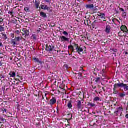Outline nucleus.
Masks as SVG:
<instances>
[{
  "label": "nucleus",
  "instance_id": "1",
  "mask_svg": "<svg viewBox=\"0 0 128 128\" xmlns=\"http://www.w3.org/2000/svg\"><path fill=\"white\" fill-rule=\"evenodd\" d=\"M118 86H119V88H123L125 92H126L127 90H128V84H126L124 83H120V84H118Z\"/></svg>",
  "mask_w": 128,
  "mask_h": 128
},
{
  "label": "nucleus",
  "instance_id": "2",
  "mask_svg": "<svg viewBox=\"0 0 128 128\" xmlns=\"http://www.w3.org/2000/svg\"><path fill=\"white\" fill-rule=\"evenodd\" d=\"M46 50L49 52H52L54 50V46H52L50 45L48 46V44L46 45Z\"/></svg>",
  "mask_w": 128,
  "mask_h": 128
},
{
  "label": "nucleus",
  "instance_id": "3",
  "mask_svg": "<svg viewBox=\"0 0 128 128\" xmlns=\"http://www.w3.org/2000/svg\"><path fill=\"white\" fill-rule=\"evenodd\" d=\"M0 38H2V40H6L8 39V36H6V32H2L0 34Z\"/></svg>",
  "mask_w": 128,
  "mask_h": 128
},
{
  "label": "nucleus",
  "instance_id": "4",
  "mask_svg": "<svg viewBox=\"0 0 128 128\" xmlns=\"http://www.w3.org/2000/svg\"><path fill=\"white\" fill-rule=\"evenodd\" d=\"M110 30H112V28L110 27V25H107L106 26V28L104 30L105 32L107 34H110Z\"/></svg>",
  "mask_w": 128,
  "mask_h": 128
},
{
  "label": "nucleus",
  "instance_id": "5",
  "mask_svg": "<svg viewBox=\"0 0 128 128\" xmlns=\"http://www.w3.org/2000/svg\"><path fill=\"white\" fill-rule=\"evenodd\" d=\"M118 84H116L114 85V88L113 89L114 94H118V91L116 90V88H120V86H118Z\"/></svg>",
  "mask_w": 128,
  "mask_h": 128
},
{
  "label": "nucleus",
  "instance_id": "6",
  "mask_svg": "<svg viewBox=\"0 0 128 128\" xmlns=\"http://www.w3.org/2000/svg\"><path fill=\"white\" fill-rule=\"evenodd\" d=\"M60 38L62 40L61 42H70V39L64 36H60Z\"/></svg>",
  "mask_w": 128,
  "mask_h": 128
},
{
  "label": "nucleus",
  "instance_id": "7",
  "mask_svg": "<svg viewBox=\"0 0 128 128\" xmlns=\"http://www.w3.org/2000/svg\"><path fill=\"white\" fill-rule=\"evenodd\" d=\"M22 32L24 33H22V36L26 35V36H30V31L28 30L26 28H24L22 30Z\"/></svg>",
  "mask_w": 128,
  "mask_h": 128
},
{
  "label": "nucleus",
  "instance_id": "8",
  "mask_svg": "<svg viewBox=\"0 0 128 128\" xmlns=\"http://www.w3.org/2000/svg\"><path fill=\"white\" fill-rule=\"evenodd\" d=\"M56 104V99L54 98H53L50 100L49 104H50V106H54V104Z\"/></svg>",
  "mask_w": 128,
  "mask_h": 128
},
{
  "label": "nucleus",
  "instance_id": "9",
  "mask_svg": "<svg viewBox=\"0 0 128 128\" xmlns=\"http://www.w3.org/2000/svg\"><path fill=\"white\" fill-rule=\"evenodd\" d=\"M75 46H76V50L78 52V54H80V52H84V49H82V48H78V46H76V44H75Z\"/></svg>",
  "mask_w": 128,
  "mask_h": 128
},
{
  "label": "nucleus",
  "instance_id": "10",
  "mask_svg": "<svg viewBox=\"0 0 128 128\" xmlns=\"http://www.w3.org/2000/svg\"><path fill=\"white\" fill-rule=\"evenodd\" d=\"M77 108L78 110H82V102L80 100L77 102Z\"/></svg>",
  "mask_w": 128,
  "mask_h": 128
},
{
  "label": "nucleus",
  "instance_id": "11",
  "mask_svg": "<svg viewBox=\"0 0 128 128\" xmlns=\"http://www.w3.org/2000/svg\"><path fill=\"white\" fill-rule=\"evenodd\" d=\"M86 8L88 10H94V4H87L86 6Z\"/></svg>",
  "mask_w": 128,
  "mask_h": 128
},
{
  "label": "nucleus",
  "instance_id": "12",
  "mask_svg": "<svg viewBox=\"0 0 128 128\" xmlns=\"http://www.w3.org/2000/svg\"><path fill=\"white\" fill-rule=\"evenodd\" d=\"M40 16L42 18H48L46 14L44 13V12H41L40 13Z\"/></svg>",
  "mask_w": 128,
  "mask_h": 128
},
{
  "label": "nucleus",
  "instance_id": "13",
  "mask_svg": "<svg viewBox=\"0 0 128 128\" xmlns=\"http://www.w3.org/2000/svg\"><path fill=\"white\" fill-rule=\"evenodd\" d=\"M16 42H20V40H22V38L21 37H15V39L14 40Z\"/></svg>",
  "mask_w": 128,
  "mask_h": 128
},
{
  "label": "nucleus",
  "instance_id": "14",
  "mask_svg": "<svg viewBox=\"0 0 128 128\" xmlns=\"http://www.w3.org/2000/svg\"><path fill=\"white\" fill-rule=\"evenodd\" d=\"M98 16H100L101 18H104L106 20V14L104 13H99Z\"/></svg>",
  "mask_w": 128,
  "mask_h": 128
},
{
  "label": "nucleus",
  "instance_id": "15",
  "mask_svg": "<svg viewBox=\"0 0 128 128\" xmlns=\"http://www.w3.org/2000/svg\"><path fill=\"white\" fill-rule=\"evenodd\" d=\"M4 24H3V25H0V32H4Z\"/></svg>",
  "mask_w": 128,
  "mask_h": 128
},
{
  "label": "nucleus",
  "instance_id": "16",
  "mask_svg": "<svg viewBox=\"0 0 128 128\" xmlns=\"http://www.w3.org/2000/svg\"><path fill=\"white\" fill-rule=\"evenodd\" d=\"M121 30L122 32H126V30H128V28H126V26H122Z\"/></svg>",
  "mask_w": 128,
  "mask_h": 128
},
{
  "label": "nucleus",
  "instance_id": "17",
  "mask_svg": "<svg viewBox=\"0 0 128 128\" xmlns=\"http://www.w3.org/2000/svg\"><path fill=\"white\" fill-rule=\"evenodd\" d=\"M12 44L13 46H18V42H16V40L12 39Z\"/></svg>",
  "mask_w": 128,
  "mask_h": 128
},
{
  "label": "nucleus",
  "instance_id": "18",
  "mask_svg": "<svg viewBox=\"0 0 128 128\" xmlns=\"http://www.w3.org/2000/svg\"><path fill=\"white\" fill-rule=\"evenodd\" d=\"M16 74L14 72H11L9 74V75L10 76V78H15Z\"/></svg>",
  "mask_w": 128,
  "mask_h": 128
},
{
  "label": "nucleus",
  "instance_id": "19",
  "mask_svg": "<svg viewBox=\"0 0 128 128\" xmlns=\"http://www.w3.org/2000/svg\"><path fill=\"white\" fill-rule=\"evenodd\" d=\"M48 5H42L41 8L42 10H48Z\"/></svg>",
  "mask_w": 128,
  "mask_h": 128
},
{
  "label": "nucleus",
  "instance_id": "20",
  "mask_svg": "<svg viewBox=\"0 0 128 128\" xmlns=\"http://www.w3.org/2000/svg\"><path fill=\"white\" fill-rule=\"evenodd\" d=\"M100 80H102L100 78H95L96 82V84H100Z\"/></svg>",
  "mask_w": 128,
  "mask_h": 128
},
{
  "label": "nucleus",
  "instance_id": "21",
  "mask_svg": "<svg viewBox=\"0 0 128 128\" xmlns=\"http://www.w3.org/2000/svg\"><path fill=\"white\" fill-rule=\"evenodd\" d=\"M34 62H38V64H42V62H40V59L36 58H34Z\"/></svg>",
  "mask_w": 128,
  "mask_h": 128
},
{
  "label": "nucleus",
  "instance_id": "22",
  "mask_svg": "<svg viewBox=\"0 0 128 128\" xmlns=\"http://www.w3.org/2000/svg\"><path fill=\"white\" fill-rule=\"evenodd\" d=\"M119 96L121 98H124V96H126V94H124V93L120 92L119 93Z\"/></svg>",
  "mask_w": 128,
  "mask_h": 128
},
{
  "label": "nucleus",
  "instance_id": "23",
  "mask_svg": "<svg viewBox=\"0 0 128 128\" xmlns=\"http://www.w3.org/2000/svg\"><path fill=\"white\" fill-rule=\"evenodd\" d=\"M35 6H36V8H40V2H38V1H36L35 2Z\"/></svg>",
  "mask_w": 128,
  "mask_h": 128
},
{
  "label": "nucleus",
  "instance_id": "24",
  "mask_svg": "<svg viewBox=\"0 0 128 128\" xmlns=\"http://www.w3.org/2000/svg\"><path fill=\"white\" fill-rule=\"evenodd\" d=\"M68 108H72V101L69 102L68 104Z\"/></svg>",
  "mask_w": 128,
  "mask_h": 128
},
{
  "label": "nucleus",
  "instance_id": "25",
  "mask_svg": "<svg viewBox=\"0 0 128 128\" xmlns=\"http://www.w3.org/2000/svg\"><path fill=\"white\" fill-rule=\"evenodd\" d=\"M88 106H90L91 108H94L96 106V104L90 102L88 103Z\"/></svg>",
  "mask_w": 128,
  "mask_h": 128
},
{
  "label": "nucleus",
  "instance_id": "26",
  "mask_svg": "<svg viewBox=\"0 0 128 128\" xmlns=\"http://www.w3.org/2000/svg\"><path fill=\"white\" fill-rule=\"evenodd\" d=\"M4 19L0 18V26H4Z\"/></svg>",
  "mask_w": 128,
  "mask_h": 128
},
{
  "label": "nucleus",
  "instance_id": "27",
  "mask_svg": "<svg viewBox=\"0 0 128 128\" xmlns=\"http://www.w3.org/2000/svg\"><path fill=\"white\" fill-rule=\"evenodd\" d=\"M94 102H100V98L98 97H96L94 98Z\"/></svg>",
  "mask_w": 128,
  "mask_h": 128
},
{
  "label": "nucleus",
  "instance_id": "28",
  "mask_svg": "<svg viewBox=\"0 0 128 128\" xmlns=\"http://www.w3.org/2000/svg\"><path fill=\"white\" fill-rule=\"evenodd\" d=\"M32 38L34 40H36V34H33L32 36Z\"/></svg>",
  "mask_w": 128,
  "mask_h": 128
},
{
  "label": "nucleus",
  "instance_id": "29",
  "mask_svg": "<svg viewBox=\"0 0 128 128\" xmlns=\"http://www.w3.org/2000/svg\"><path fill=\"white\" fill-rule=\"evenodd\" d=\"M63 34H64V36H68V32L64 31L62 32Z\"/></svg>",
  "mask_w": 128,
  "mask_h": 128
},
{
  "label": "nucleus",
  "instance_id": "30",
  "mask_svg": "<svg viewBox=\"0 0 128 128\" xmlns=\"http://www.w3.org/2000/svg\"><path fill=\"white\" fill-rule=\"evenodd\" d=\"M117 110H118L119 112H122V107H119L118 108H117Z\"/></svg>",
  "mask_w": 128,
  "mask_h": 128
},
{
  "label": "nucleus",
  "instance_id": "31",
  "mask_svg": "<svg viewBox=\"0 0 128 128\" xmlns=\"http://www.w3.org/2000/svg\"><path fill=\"white\" fill-rule=\"evenodd\" d=\"M72 48V52H74V46H68V48Z\"/></svg>",
  "mask_w": 128,
  "mask_h": 128
},
{
  "label": "nucleus",
  "instance_id": "32",
  "mask_svg": "<svg viewBox=\"0 0 128 128\" xmlns=\"http://www.w3.org/2000/svg\"><path fill=\"white\" fill-rule=\"evenodd\" d=\"M122 16L123 18H126V12H124L122 14Z\"/></svg>",
  "mask_w": 128,
  "mask_h": 128
},
{
  "label": "nucleus",
  "instance_id": "33",
  "mask_svg": "<svg viewBox=\"0 0 128 128\" xmlns=\"http://www.w3.org/2000/svg\"><path fill=\"white\" fill-rule=\"evenodd\" d=\"M64 68H66V70H68V64H65L64 66Z\"/></svg>",
  "mask_w": 128,
  "mask_h": 128
},
{
  "label": "nucleus",
  "instance_id": "34",
  "mask_svg": "<svg viewBox=\"0 0 128 128\" xmlns=\"http://www.w3.org/2000/svg\"><path fill=\"white\" fill-rule=\"evenodd\" d=\"M24 10H25V12H30V8H28V7H26L24 8Z\"/></svg>",
  "mask_w": 128,
  "mask_h": 128
},
{
  "label": "nucleus",
  "instance_id": "35",
  "mask_svg": "<svg viewBox=\"0 0 128 128\" xmlns=\"http://www.w3.org/2000/svg\"><path fill=\"white\" fill-rule=\"evenodd\" d=\"M2 110L4 114V112H6V114H8V110H6V109L3 108Z\"/></svg>",
  "mask_w": 128,
  "mask_h": 128
},
{
  "label": "nucleus",
  "instance_id": "36",
  "mask_svg": "<svg viewBox=\"0 0 128 128\" xmlns=\"http://www.w3.org/2000/svg\"><path fill=\"white\" fill-rule=\"evenodd\" d=\"M4 46V44H2V40H0V48H2Z\"/></svg>",
  "mask_w": 128,
  "mask_h": 128
},
{
  "label": "nucleus",
  "instance_id": "37",
  "mask_svg": "<svg viewBox=\"0 0 128 128\" xmlns=\"http://www.w3.org/2000/svg\"><path fill=\"white\" fill-rule=\"evenodd\" d=\"M46 10H48V12H52V8L48 7V9Z\"/></svg>",
  "mask_w": 128,
  "mask_h": 128
},
{
  "label": "nucleus",
  "instance_id": "38",
  "mask_svg": "<svg viewBox=\"0 0 128 128\" xmlns=\"http://www.w3.org/2000/svg\"><path fill=\"white\" fill-rule=\"evenodd\" d=\"M0 78H4V74H0Z\"/></svg>",
  "mask_w": 128,
  "mask_h": 128
},
{
  "label": "nucleus",
  "instance_id": "39",
  "mask_svg": "<svg viewBox=\"0 0 128 128\" xmlns=\"http://www.w3.org/2000/svg\"><path fill=\"white\" fill-rule=\"evenodd\" d=\"M0 122H3L4 121V118L1 117V118H0Z\"/></svg>",
  "mask_w": 128,
  "mask_h": 128
},
{
  "label": "nucleus",
  "instance_id": "40",
  "mask_svg": "<svg viewBox=\"0 0 128 128\" xmlns=\"http://www.w3.org/2000/svg\"><path fill=\"white\" fill-rule=\"evenodd\" d=\"M15 34H20V30L16 31Z\"/></svg>",
  "mask_w": 128,
  "mask_h": 128
},
{
  "label": "nucleus",
  "instance_id": "41",
  "mask_svg": "<svg viewBox=\"0 0 128 128\" xmlns=\"http://www.w3.org/2000/svg\"><path fill=\"white\" fill-rule=\"evenodd\" d=\"M112 52H118V50L116 49H112Z\"/></svg>",
  "mask_w": 128,
  "mask_h": 128
},
{
  "label": "nucleus",
  "instance_id": "42",
  "mask_svg": "<svg viewBox=\"0 0 128 128\" xmlns=\"http://www.w3.org/2000/svg\"><path fill=\"white\" fill-rule=\"evenodd\" d=\"M11 38H14V34H11Z\"/></svg>",
  "mask_w": 128,
  "mask_h": 128
},
{
  "label": "nucleus",
  "instance_id": "43",
  "mask_svg": "<svg viewBox=\"0 0 128 128\" xmlns=\"http://www.w3.org/2000/svg\"><path fill=\"white\" fill-rule=\"evenodd\" d=\"M118 112H118V110H116L114 112V114H118Z\"/></svg>",
  "mask_w": 128,
  "mask_h": 128
},
{
  "label": "nucleus",
  "instance_id": "44",
  "mask_svg": "<svg viewBox=\"0 0 128 128\" xmlns=\"http://www.w3.org/2000/svg\"><path fill=\"white\" fill-rule=\"evenodd\" d=\"M46 2H50V0H45Z\"/></svg>",
  "mask_w": 128,
  "mask_h": 128
},
{
  "label": "nucleus",
  "instance_id": "45",
  "mask_svg": "<svg viewBox=\"0 0 128 128\" xmlns=\"http://www.w3.org/2000/svg\"><path fill=\"white\" fill-rule=\"evenodd\" d=\"M96 86H92V90H96Z\"/></svg>",
  "mask_w": 128,
  "mask_h": 128
},
{
  "label": "nucleus",
  "instance_id": "46",
  "mask_svg": "<svg viewBox=\"0 0 128 128\" xmlns=\"http://www.w3.org/2000/svg\"><path fill=\"white\" fill-rule=\"evenodd\" d=\"M8 14H14V12H9Z\"/></svg>",
  "mask_w": 128,
  "mask_h": 128
},
{
  "label": "nucleus",
  "instance_id": "47",
  "mask_svg": "<svg viewBox=\"0 0 128 128\" xmlns=\"http://www.w3.org/2000/svg\"><path fill=\"white\" fill-rule=\"evenodd\" d=\"M16 82H21L20 80H19L18 79H16Z\"/></svg>",
  "mask_w": 128,
  "mask_h": 128
},
{
  "label": "nucleus",
  "instance_id": "48",
  "mask_svg": "<svg viewBox=\"0 0 128 128\" xmlns=\"http://www.w3.org/2000/svg\"><path fill=\"white\" fill-rule=\"evenodd\" d=\"M120 10L122 12H124V10L123 8H120Z\"/></svg>",
  "mask_w": 128,
  "mask_h": 128
},
{
  "label": "nucleus",
  "instance_id": "49",
  "mask_svg": "<svg viewBox=\"0 0 128 128\" xmlns=\"http://www.w3.org/2000/svg\"><path fill=\"white\" fill-rule=\"evenodd\" d=\"M2 66V62L0 61V66Z\"/></svg>",
  "mask_w": 128,
  "mask_h": 128
},
{
  "label": "nucleus",
  "instance_id": "50",
  "mask_svg": "<svg viewBox=\"0 0 128 128\" xmlns=\"http://www.w3.org/2000/svg\"><path fill=\"white\" fill-rule=\"evenodd\" d=\"M22 0H24V2H26V0H18V2H22Z\"/></svg>",
  "mask_w": 128,
  "mask_h": 128
},
{
  "label": "nucleus",
  "instance_id": "51",
  "mask_svg": "<svg viewBox=\"0 0 128 128\" xmlns=\"http://www.w3.org/2000/svg\"><path fill=\"white\" fill-rule=\"evenodd\" d=\"M78 74V76H82V73H79Z\"/></svg>",
  "mask_w": 128,
  "mask_h": 128
},
{
  "label": "nucleus",
  "instance_id": "52",
  "mask_svg": "<svg viewBox=\"0 0 128 128\" xmlns=\"http://www.w3.org/2000/svg\"><path fill=\"white\" fill-rule=\"evenodd\" d=\"M126 118L128 119V114H126Z\"/></svg>",
  "mask_w": 128,
  "mask_h": 128
},
{
  "label": "nucleus",
  "instance_id": "53",
  "mask_svg": "<svg viewBox=\"0 0 128 128\" xmlns=\"http://www.w3.org/2000/svg\"><path fill=\"white\" fill-rule=\"evenodd\" d=\"M125 54L126 56V55H128V52H125Z\"/></svg>",
  "mask_w": 128,
  "mask_h": 128
},
{
  "label": "nucleus",
  "instance_id": "54",
  "mask_svg": "<svg viewBox=\"0 0 128 128\" xmlns=\"http://www.w3.org/2000/svg\"><path fill=\"white\" fill-rule=\"evenodd\" d=\"M42 100H44V96L42 95Z\"/></svg>",
  "mask_w": 128,
  "mask_h": 128
},
{
  "label": "nucleus",
  "instance_id": "55",
  "mask_svg": "<svg viewBox=\"0 0 128 128\" xmlns=\"http://www.w3.org/2000/svg\"><path fill=\"white\" fill-rule=\"evenodd\" d=\"M92 0H88V2H92Z\"/></svg>",
  "mask_w": 128,
  "mask_h": 128
},
{
  "label": "nucleus",
  "instance_id": "56",
  "mask_svg": "<svg viewBox=\"0 0 128 128\" xmlns=\"http://www.w3.org/2000/svg\"><path fill=\"white\" fill-rule=\"evenodd\" d=\"M60 88L61 90H64V89L63 88Z\"/></svg>",
  "mask_w": 128,
  "mask_h": 128
},
{
  "label": "nucleus",
  "instance_id": "57",
  "mask_svg": "<svg viewBox=\"0 0 128 128\" xmlns=\"http://www.w3.org/2000/svg\"><path fill=\"white\" fill-rule=\"evenodd\" d=\"M126 92H128L126 94V96H128V90H127Z\"/></svg>",
  "mask_w": 128,
  "mask_h": 128
},
{
  "label": "nucleus",
  "instance_id": "58",
  "mask_svg": "<svg viewBox=\"0 0 128 128\" xmlns=\"http://www.w3.org/2000/svg\"><path fill=\"white\" fill-rule=\"evenodd\" d=\"M48 96V94H45V96Z\"/></svg>",
  "mask_w": 128,
  "mask_h": 128
},
{
  "label": "nucleus",
  "instance_id": "59",
  "mask_svg": "<svg viewBox=\"0 0 128 128\" xmlns=\"http://www.w3.org/2000/svg\"><path fill=\"white\" fill-rule=\"evenodd\" d=\"M73 58H76V57L74 56Z\"/></svg>",
  "mask_w": 128,
  "mask_h": 128
},
{
  "label": "nucleus",
  "instance_id": "60",
  "mask_svg": "<svg viewBox=\"0 0 128 128\" xmlns=\"http://www.w3.org/2000/svg\"><path fill=\"white\" fill-rule=\"evenodd\" d=\"M24 40H24V38H23Z\"/></svg>",
  "mask_w": 128,
  "mask_h": 128
},
{
  "label": "nucleus",
  "instance_id": "61",
  "mask_svg": "<svg viewBox=\"0 0 128 128\" xmlns=\"http://www.w3.org/2000/svg\"><path fill=\"white\" fill-rule=\"evenodd\" d=\"M66 126H68L66 124Z\"/></svg>",
  "mask_w": 128,
  "mask_h": 128
},
{
  "label": "nucleus",
  "instance_id": "62",
  "mask_svg": "<svg viewBox=\"0 0 128 128\" xmlns=\"http://www.w3.org/2000/svg\"><path fill=\"white\" fill-rule=\"evenodd\" d=\"M94 10H96V9H94Z\"/></svg>",
  "mask_w": 128,
  "mask_h": 128
},
{
  "label": "nucleus",
  "instance_id": "63",
  "mask_svg": "<svg viewBox=\"0 0 128 128\" xmlns=\"http://www.w3.org/2000/svg\"><path fill=\"white\" fill-rule=\"evenodd\" d=\"M46 100H48V98H46Z\"/></svg>",
  "mask_w": 128,
  "mask_h": 128
},
{
  "label": "nucleus",
  "instance_id": "64",
  "mask_svg": "<svg viewBox=\"0 0 128 128\" xmlns=\"http://www.w3.org/2000/svg\"><path fill=\"white\" fill-rule=\"evenodd\" d=\"M124 36V35H123V36Z\"/></svg>",
  "mask_w": 128,
  "mask_h": 128
}]
</instances>
